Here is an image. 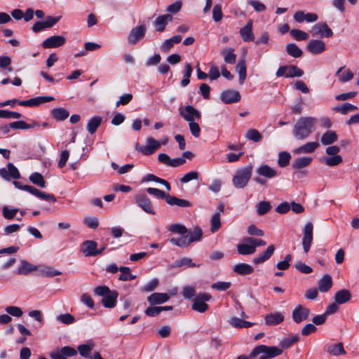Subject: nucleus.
I'll use <instances>...</instances> for the list:
<instances>
[{
	"instance_id": "nucleus-27",
	"label": "nucleus",
	"mask_w": 359,
	"mask_h": 359,
	"mask_svg": "<svg viewBox=\"0 0 359 359\" xmlns=\"http://www.w3.org/2000/svg\"><path fill=\"white\" fill-rule=\"evenodd\" d=\"M37 267L26 260H21L20 264L18 268L14 271L15 274L26 275L34 270H36Z\"/></svg>"
},
{
	"instance_id": "nucleus-23",
	"label": "nucleus",
	"mask_w": 359,
	"mask_h": 359,
	"mask_svg": "<svg viewBox=\"0 0 359 359\" xmlns=\"http://www.w3.org/2000/svg\"><path fill=\"white\" fill-rule=\"evenodd\" d=\"M275 251V247L273 245L268 246L264 252L253 258V263L255 264H262L271 258Z\"/></svg>"
},
{
	"instance_id": "nucleus-37",
	"label": "nucleus",
	"mask_w": 359,
	"mask_h": 359,
	"mask_svg": "<svg viewBox=\"0 0 359 359\" xmlns=\"http://www.w3.org/2000/svg\"><path fill=\"white\" fill-rule=\"evenodd\" d=\"M102 122V118L99 116L92 117L88 122L86 126L87 130L90 133L93 134L95 133L98 127L100 126Z\"/></svg>"
},
{
	"instance_id": "nucleus-58",
	"label": "nucleus",
	"mask_w": 359,
	"mask_h": 359,
	"mask_svg": "<svg viewBox=\"0 0 359 359\" xmlns=\"http://www.w3.org/2000/svg\"><path fill=\"white\" fill-rule=\"evenodd\" d=\"M290 34L298 41H305L309 39V34L300 29H294L290 30Z\"/></svg>"
},
{
	"instance_id": "nucleus-47",
	"label": "nucleus",
	"mask_w": 359,
	"mask_h": 359,
	"mask_svg": "<svg viewBox=\"0 0 359 359\" xmlns=\"http://www.w3.org/2000/svg\"><path fill=\"white\" fill-rule=\"evenodd\" d=\"M119 271L121 272L118 279L122 281L133 280L136 278V276L130 273V269L126 266H121Z\"/></svg>"
},
{
	"instance_id": "nucleus-32",
	"label": "nucleus",
	"mask_w": 359,
	"mask_h": 359,
	"mask_svg": "<svg viewBox=\"0 0 359 359\" xmlns=\"http://www.w3.org/2000/svg\"><path fill=\"white\" fill-rule=\"evenodd\" d=\"M229 323L234 328H248L255 325V323L248 322L238 317L231 318Z\"/></svg>"
},
{
	"instance_id": "nucleus-28",
	"label": "nucleus",
	"mask_w": 359,
	"mask_h": 359,
	"mask_svg": "<svg viewBox=\"0 0 359 359\" xmlns=\"http://www.w3.org/2000/svg\"><path fill=\"white\" fill-rule=\"evenodd\" d=\"M169 298L166 293L155 292L147 297V301L151 304H161L166 302Z\"/></svg>"
},
{
	"instance_id": "nucleus-56",
	"label": "nucleus",
	"mask_w": 359,
	"mask_h": 359,
	"mask_svg": "<svg viewBox=\"0 0 359 359\" xmlns=\"http://www.w3.org/2000/svg\"><path fill=\"white\" fill-rule=\"evenodd\" d=\"M202 236V230L198 227L195 228L192 231L189 233V235L188 236L189 243L191 244L193 242L199 241L201 239Z\"/></svg>"
},
{
	"instance_id": "nucleus-31",
	"label": "nucleus",
	"mask_w": 359,
	"mask_h": 359,
	"mask_svg": "<svg viewBox=\"0 0 359 359\" xmlns=\"http://www.w3.org/2000/svg\"><path fill=\"white\" fill-rule=\"evenodd\" d=\"M233 271L239 275H250L254 272V269L248 264L240 263L234 266Z\"/></svg>"
},
{
	"instance_id": "nucleus-9",
	"label": "nucleus",
	"mask_w": 359,
	"mask_h": 359,
	"mask_svg": "<svg viewBox=\"0 0 359 359\" xmlns=\"http://www.w3.org/2000/svg\"><path fill=\"white\" fill-rule=\"evenodd\" d=\"M313 225L311 222H308L303 229L302 246L304 252H308L313 242Z\"/></svg>"
},
{
	"instance_id": "nucleus-39",
	"label": "nucleus",
	"mask_w": 359,
	"mask_h": 359,
	"mask_svg": "<svg viewBox=\"0 0 359 359\" xmlns=\"http://www.w3.org/2000/svg\"><path fill=\"white\" fill-rule=\"evenodd\" d=\"M29 180L34 184L41 187L45 188L46 187V182L43 179L42 175L39 172H35L30 175Z\"/></svg>"
},
{
	"instance_id": "nucleus-50",
	"label": "nucleus",
	"mask_w": 359,
	"mask_h": 359,
	"mask_svg": "<svg viewBox=\"0 0 359 359\" xmlns=\"http://www.w3.org/2000/svg\"><path fill=\"white\" fill-rule=\"evenodd\" d=\"M271 205L269 201H261L257 205V213L258 215H264L270 211Z\"/></svg>"
},
{
	"instance_id": "nucleus-20",
	"label": "nucleus",
	"mask_w": 359,
	"mask_h": 359,
	"mask_svg": "<svg viewBox=\"0 0 359 359\" xmlns=\"http://www.w3.org/2000/svg\"><path fill=\"white\" fill-rule=\"evenodd\" d=\"M240 34L245 42L253 41L255 40L252 20H249L247 24L240 29Z\"/></svg>"
},
{
	"instance_id": "nucleus-19",
	"label": "nucleus",
	"mask_w": 359,
	"mask_h": 359,
	"mask_svg": "<svg viewBox=\"0 0 359 359\" xmlns=\"http://www.w3.org/2000/svg\"><path fill=\"white\" fill-rule=\"evenodd\" d=\"M285 316L282 312L271 313L264 317L265 324L268 326H273L281 323Z\"/></svg>"
},
{
	"instance_id": "nucleus-41",
	"label": "nucleus",
	"mask_w": 359,
	"mask_h": 359,
	"mask_svg": "<svg viewBox=\"0 0 359 359\" xmlns=\"http://www.w3.org/2000/svg\"><path fill=\"white\" fill-rule=\"evenodd\" d=\"M233 48H225L221 51V54L224 57V60L228 64H234L236 60V55L233 53Z\"/></svg>"
},
{
	"instance_id": "nucleus-60",
	"label": "nucleus",
	"mask_w": 359,
	"mask_h": 359,
	"mask_svg": "<svg viewBox=\"0 0 359 359\" xmlns=\"http://www.w3.org/2000/svg\"><path fill=\"white\" fill-rule=\"evenodd\" d=\"M146 191L148 194L154 196L158 199L165 198L166 200V198L168 195L166 194L163 191L156 188L149 187L146 189Z\"/></svg>"
},
{
	"instance_id": "nucleus-16",
	"label": "nucleus",
	"mask_w": 359,
	"mask_h": 359,
	"mask_svg": "<svg viewBox=\"0 0 359 359\" xmlns=\"http://www.w3.org/2000/svg\"><path fill=\"white\" fill-rule=\"evenodd\" d=\"M220 97L222 101L225 104L238 102L241 98L239 92L234 90H227L222 92Z\"/></svg>"
},
{
	"instance_id": "nucleus-3",
	"label": "nucleus",
	"mask_w": 359,
	"mask_h": 359,
	"mask_svg": "<svg viewBox=\"0 0 359 359\" xmlns=\"http://www.w3.org/2000/svg\"><path fill=\"white\" fill-rule=\"evenodd\" d=\"M283 353L282 348L277 346H268L266 345H259L253 348L250 355V358H255L259 355L261 356L259 359H271L280 355Z\"/></svg>"
},
{
	"instance_id": "nucleus-46",
	"label": "nucleus",
	"mask_w": 359,
	"mask_h": 359,
	"mask_svg": "<svg viewBox=\"0 0 359 359\" xmlns=\"http://www.w3.org/2000/svg\"><path fill=\"white\" fill-rule=\"evenodd\" d=\"M182 236L180 237V238H172L170 239V242L175 245H177L180 248H187L188 247L190 243H189V241L188 240V235L185 236V235H182Z\"/></svg>"
},
{
	"instance_id": "nucleus-14",
	"label": "nucleus",
	"mask_w": 359,
	"mask_h": 359,
	"mask_svg": "<svg viewBox=\"0 0 359 359\" xmlns=\"http://www.w3.org/2000/svg\"><path fill=\"white\" fill-rule=\"evenodd\" d=\"M8 169L1 168L0 169V176L8 181H10L11 178L13 179H19L20 177V174L18 168L14 166V165L11 163H9L7 165Z\"/></svg>"
},
{
	"instance_id": "nucleus-63",
	"label": "nucleus",
	"mask_w": 359,
	"mask_h": 359,
	"mask_svg": "<svg viewBox=\"0 0 359 359\" xmlns=\"http://www.w3.org/2000/svg\"><path fill=\"white\" fill-rule=\"evenodd\" d=\"M231 283L230 282L218 281L217 283H213L211 285V288L219 291H226L231 287Z\"/></svg>"
},
{
	"instance_id": "nucleus-4",
	"label": "nucleus",
	"mask_w": 359,
	"mask_h": 359,
	"mask_svg": "<svg viewBox=\"0 0 359 359\" xmlns=\"http://www.w3.org/2000/svg\"><path fill=\"white\" fill-rule=\"evenodd\" d=\"M161 147V142L152 137L146 140V145H141L139 143L135 144V150L145 156H150L155 153Z\"/></svg>"
},
{
	"instance_id": "nucleus-8",
	"label": "nucleus",
	"mask_w": 359,
	"mask_h": 359,
	"mask_svg": "<svg viewBox=\"0 0 359 359\" xmlns=\"http://www.w3.org/2000/svg\"><path fill=\"white\" fill-rule=\"evenodd\" d=\"M180 116L187 122L199 120L201 118V112L195 109L192 105H187L184 108H180Z\"/></svg>"
},
{
	"instance_id": "nucleus-26",
	"label": "nucleus",
	"mask_w": 359,
	"mask_h": 359,
	"mask_svg": "<svg viewBox=\"0 0 359 359\" xmlns=\"http://www.w3.org/2000/svg\"><path fill=\"white\" fill-rule=\"evenodd\" d=\"M325 348L328 353L334 356L345 355L346 353L342 343L327 344Z\"/></svg>"
},
{
	"instance_id": "nucleus-10",
	"label": "nucleus",
	"mask_w": 359,
	"mask_h": 359,
	"mask_svg": "<svg viewBox=\"0 0 359 359\" xmlns=\"http://www.w3.org/2000/svg\"><path fill=\"white\" fill-rule=\"evenodd\" d=\"M311 32L313 36H320V37H331L333 35V32L326 23L314 25Z\"/></svg>"
},
{
	"instance_id": "nucleus-2",
	"label": "nucleus",
	"mask_w": 359,
	"mask_h": 359,
	"mask_svg": "<svg viewBox=\"0 0 359 359\" xmlns=\"http://www.w3.org/2000/svg\"><path fill=\"white\" fill-rule=\"evenodd\" d=\"M252 165H247L237 169L232 178V184L233 187L236 189H243L245 187L252 177Z\"/></svg>"
},
{
	"instance_id": "nucleus-21",
	"label": "nucleus",
	"mask_w": 359,
	"mask_h": 359,
	"mask_svg": "<svg viewBox=\"0 0 359 359\" xmlns=\"http://www.w3.org/2000/svg\"><path fill=\"white\" fill-rule=\"evenodd\" d=\"M172 20V16L170 14L159 15L155 20L154 25L157 32L164 31L168 22Z\"/></svg>"
},
{
	"instance_id": "nucleus-6",
	"label": "nucleus",
	"mask_w": 359,
	"mask_h": 359,
	"mask_svg": "<svg viewBox=\"0 0 359 359\" xmlns=\"http://www.w3.org/2000/svg\"><path fill=\"white\" fill-rule=\"evenodd\" d=\"M135 200L137 205L145 212L151 215H155L156 212L154 209L150 198L145 194H138L135 196Z\"/></svg>"
},
{
	"instance_id": "nucleus-1",
	"label": "nucleus",
	"mask_w": 359,
	"mask_h": 359,
	"mask_svg": "<svg viewBox=\"0 0 359 359\" xmlns=\"http://www.w3.org/2000/svg\"><path fill=\"white\" fill-rule=\"evenodd\" d=\"M318 122L316 117L302 116L294 125L292 134L297 140H303L306 139L314 130Z\"/></svg>"
},
{
	"instance_id": "nucleus-40",
	"label": "nucleus",
	"mask_w": 359,
	"mask_h": 359,
	"mask_svg": "<svg viewBox=\"0 0 359 359\" xmlns=\"http://www.w3.org/2000/svg\"><path fill=\"white\" fill-rule=\"evenodd\" d=\"M200 264L193 262L192 259L189 257H184L177 261L174 264L175 267L186 266L188 268L198 267Z\"/></svg>"
},
{
	"instance_id": "nucleus-29",
	"label": "nucleus",
	"mask_w": 359,
	"mask_h": 359,
	"mask_svg": "<svg viewBox=\"0 0 359 359\" xmlns=\"http://www.w3.org/2000/svg\"><path fill=\"white\" fill-rule=\"evenodd\" d=\"M38 275L43 277H54L61 274V272L48 266H42L37 268Z\"/></svg>"
},
{
	"instance_id": "nucleus-54",
	"label": "nucleus",
	"mask_w": 359,
	"mask_h": 359,
	"mask_svg": "<svg viewBox=\"0 0 359 359\" xmlns=\"http://www.w3.org/2000/svg\"><path fill=\"white\" fill-rule=\"evenodd\" d=\"M56 320L63 324L70 325L75 322V318L70 313H63L58 315Z\"/></svg>"
},
{
	"instance_id": "nucleus-22",
	"label": "nucleus",
	"mask_w": 359,
	"mask_h": 359,
	"mask_svg": "<svg viewBox=\"0 0 359 359\" xmlns=\"http://www.w3.org/2000/svg\"><path fill=\"white\" fill-rule=\"evenodd\" d=\"M319 145L320 144L318 142H309L304 145L296 148L293 152L296 154H311L319 147Z\"/></svg>"
},
{
	"instance_id": "nucleus-52",
	"label": "nucleus",
	"mask_w": 359,
	"mask_h": 359,
	"mask_svg": "<svg viewBox=\"0 0 359 359\" xmlns=\"http://www.w3.org/2000/svg\"><path fill=\"white\" fill-rule=\"evenodd\" d=\"M287 68V78L300 77L304 74V72L297 66L290 65Z\"/></svg>"
},
{
	"instance_id": "nucleus-62",
	"label": "nucleus",
	"mask_w": 359,
	"mask_h": 359,
	"mask_svg": "<svg viewBox=\"0 0 359 359\" xmlns=\"http://www.w3.org/2000/svg\"><path fill=\"white\" fill-rule=\"evenodd\" d=\"M246 137L255 142H259L262 140L261 134L255 129L249 130L246 134Z\"/></svg>"
},
{
	"instance_id": "nucleus-24",
	"label": "nucleus",
	"mask_w": 359,
	"mask_h": 359,
	"mask_svg": "<svg viewBox=\"0 0 359 359\" xmlns=\"http://www.w3.org/2000/svg\"><path fill=\"white\" fill-rule=\"evenodd\" d=\"M166 203L171 206L176 205L180 208H188L192 206L190 201L170 195H168L166 198Z\"/></svg>"
},
{
	"instance_id": "nucleus-44",
	"label": "nucleus",
	"mask_w": 359,
	"mask_h": 359,
	"mask_svg": "<svg viewBox=\"0 0 359 359\" xmlns=\"http://www.w3.org/2000/svg\"><path fill=\"white\" fill-rule=\"evenodd\" d=\"M335 111L339 112L341 114H346L348 112L354 111L358 109V107L352 104L346 102L341 105L336 106L333 109Z\"/></svg>"
},
{
	"instance_id": "nucleus-36",
	"label": "nucleus",
	"mask_w": 359,
	"mask_h": 359,
	"mask_svg": "<svg viewBox=\"0 0 359 359\" xmlns=\"http://www.w3.org/2000/svg\"><path fill=\"white\" fill-rule=\"evenodd\" d=\"M337 135L333 130H328L323 134L320 141L324 145H329L337 140Z\"/></svg>"
},
{
	"instance_id": "nucleus-17",
	"label": "nucleus",
	"mask_w": 359,
	"mask_h": 359,
	"mask_svg": "<svg viewBox=\"0 0 359 359\" xmlns=\"http://www.w3.org/2000/svg\"><path fill=\"white\" fill-rule=\"evenodd\" d=\"M306 49L312 54H320L325 50V43L321 40H311L306 45Z\"/></svg>"
},
{
	"instance_id": "nucleus-11",
	"label": "nucleus",
	"mask_w": 359,
	"mask_h": 359,
	"mask_svg": "<svg viewBox=\"0 0 359 359\" xmlns=\"http://www.w3.org/2000/svg\"><path fill=\"white\" fill-rule=\"evenodd\" d=\"M97 243L94 241H86L82 243L81 252L86 257L97 256L101 254V251H97Z\"/></svg>"
},
{
	"instance_id": "nucleus-64",
	"label": "nucleus",
	"mask_w": 359,
	"mask_h": 359,
	"mask_svg": "<svg viewBox=\"0 0 359 359\" xmlns=\"http://www.w3.org/2000/svg\"><path fill=\"white\" fill-rule=\"evenodd\" d=\"M189 123V128L190 130V132L193 136L195 137H198L201 134V128L199 125L195 121H192Z\"/></svg>"
},
{
	"instance_id": "nucleus-61",
	"label": "nucleus",
	"mask_w": 359,
	"mask_h": 359,
	"mask_svg": "<svg viewBox=\"0 0 359 359\" xmlns=\"http://www.w3.org/2000/svg\"><path fill=\"white\" fill-rule=\"evenodd\" d=\"M290 155L287 151H281L278 155V165L280 167H285L290 163Z\"/></svg>"
},
{
	"instance_id": "nucleus-12",
	"label": "nucleus",
	"mask_w": 359,
	"mask_h": 359,
	"mask_svg": "<svg viewBox=\"0 0 359 359\" xmlns=\"http://www.w3.org/2000/svg\"><path fill=\"white\" fill-rule=\"evenodd\" d=\"M309 315L310 309L299 304L292 311V319L296 323H299L306 320Z\"/></svg>"
},
{
	"instance_id": "nucleus-7",
	"label": "nucleus",
	"mask_w": 359,
	"mask_h": 359,
	"mask_svg": "<svg viewBox=\"0 0 359 359\" xmlns=\"http://www.w3.org/2000/svg\"><path fill=\"white\" fill-rule=\"evenodd\" d=\"M146 32L147 27L144 24L133 27L127 38L128 43L130 45L137 44L145 36Z\"/></svg>"
},
{
	"instance_id": "nucleus-38",
	"label": "nucleus",
	"mask_w": 359,
	"mask_h": 359,
	"mask_svg": "<svg viewBox=\"0 0 359 359\" xmlns=\"http://www.w3.org/2000/svg\"><path fill=\"white\" fill-rule=\"evenodd\" d=\"M299 340V334L290 335L283 339L280 342L281 348H288Z\"/></svg>"
},
{
	"instance_id": "nucleus-48",
	"label": "nucleus",
	"mask_w": 359,
	"mask_h": 359,
	"mask_svg": "<svg viewBox=\"0 0 359 359\" xmlns=\"http://www.w3.org/2000/svg\"><path fill=\"white\" fill-rule=\"evenodd\" d=\"M343 69L344 67H340L337 72V75H339V81L341 83L351 81L353 78V74L349 69H346L339 74Z\"/></svg>"
},
{
	"instance_id": "nucleus-45",
	"label": "nucleus",
	"mask_w": 359,
	"mask_h": 359,
	"mask_svg": "<svg viewBox=\"0 0 359 359\" xmlns=\"http://www.w3.org/2000/svg\"><path fill=\"white\" fill-rule=\"evenodd\" d=\"M286 51L290 56L297 58L302 55V50L293 43H290L286 45Z\"/></svg>"
},
{
	"instance_id": "nucleus-33",
	"label": "nucleus",
	"mask_w": 359,
	"mask_h": 359,
	"mask_svg": "<svg viewBox=\"0 0 359 359\" xmlns=\"http://www.w3.org/2000/svg\"><path fill=\"white\" fill-rule=\"evenodd\" d=\"M118 293L116 291H111L102 299V304L106 308H114L116 303Z\"/></svg>"
},
{
	"instance_id": "nucleus-43",
	"label": "nucleus",
	"mask_w": 359,
	"mask_h": 359,
	"mask_svg": "<svg viewBox=\"0 0 359 359\" xmlns=\"http://www.w3.org/2000/svg\"><path fill=\"white\" fill-rule=\"evenodd\" d=\"M236 69L239 75V83L240 84H243L247 76L246 65L244 60L238 61Z\"/></svg>"
},
{
	"instance_id": "nucleus-55",
	"label": "nucleus",
	"mask_w": 359,
	"mask_h": 359,
	"mask_svg": "<svg viewBox=\"0 0 359 359\" xmlns=\"http://www.w3.org/2000/svg\"><path fill=\"white\" fill-rule=\"evenodd\" d=\"M168 229L172 233L180 235H185L188 232L187 227L180 224H171Z\"/></svg>"
},
{
	"instance_id": "nucleus-35",
	"label": "nucleus",
	"mask_w": 359,
	"mask_h": 359,
	"mask_svg": "<svg viewBox=\"0 0 359 359\" xmlns=\"http://www.w3.org/2000/svg\"><path fill=\"white\" fill-rule=\"evenodd\" d=\"M332 285V280L330 275L325 274L318 282V289L322 292H327Z\"/></svg>"
},
{
	"instance_id": "nucleus-59",
	"label": "nucleus",
	"mask_w": 359,
	"mask_h": 359,
	"mask_svg": "<svg viewBox=\"0 0 359 359\" xmlns=\"http://www.w3.org/2000/svg\"><path fill=\"white\" fill-rule=\"evenodd\" d=\"M18 211V208H9L8 206H4L2 208L3 216L6 219H13Z\"/></svg>"
},
{
	"instance_id": "nucleus-34",
	"label": "nucleus",
	"mask_w": 359,
	"mask_h": 359,
	"mask_svg": "<svg viewBox=\"0 0 359 359\" xmlns=\"http://www.w3.org/2000/svg\"><path fill=\"white\" fill-rule=\"evenodd\" d=\"M51 115L56 121H62L68 118L69 112L63 107H57L52 109Z\"/></svg>"
},
{
	"instance_id": "nucleus-18",
	"label": "nucleus",
	"mask_w": 359,
	"mask_h": 359,
	"mask_svg": "<svg viewBox=\"0 0 359 359\" xmlns=\"http://www.w3.org/2000/svg\"><path fill=\"white\" fill-rule=\"evenodd\" d=\"M257 174L260 177L271 179L278 175L277 171L266 164L260 165L256 169Z\"/></svg>"
},
{
	"instance_id": "nucleus-57",
	"label": "nucleus",
	"mask_w": 359,
	"mask_h": 359,
	"mask_svg": "<svg viewBox=\"0 0 359 359\" xmlns=\"http://www.w3.org/2000/svg\"><path fill=\"white\" fill-rule=\"evenodd\" d=\"M220 226V214L219 212H215L211 218V231L212 233L216 232L217 231L219 230Z\"/></svg>"
},
{
	"instance_id": "nucleus-5",
	"label": "nucleus",
	"mask_w": 359,
	"mask_h": 359,
	"mask_svg": "<svg viewBox=\"0 0 359 359\" xmlns=\"http://www.w3.org/2000/svg\"><path fill=\"white\" fill-rule=\"evenodd\" d=\"M77 354V351L71 346H64L61 348H56L50 352L49 356L51 359H67Z\"/></svg>"
},
{
	"instance_id": "nucleus-49",
	"label": "nucleus",
	"mask_w": 359,
	"mask_h": 359,
	"mask_svg": "<svg viewBox=\"0 0 359 359\" xmlns=\"http://www.w3.org/2000/svg\"><path fill=\"white\" fill-rule=\"evenodd\" d=\"M94 348L93 344H81L78 346V351L80 355L86 358H90V353Z\"/></svg>"
},
{
	"instance_id": "nucleus-51",
	"label": "nucleus",
	"mask_w": 359,
	"mask_h": 359,
	"mask_svg": "<svg viewBox=\"0 0 359 359\" xmlns=\"http://www.w3.org/2000/svg\"><path fill=\"white\" fill-rule=\"evenodd\" d=\"M209 308V306L203 302L198 299L197 298H194V302L192 304V309L196 311L199 313L205 312Z\"/></svg>"
},
{
	"instance_id": "nucleus-53",
	"label": "nucleus",
	"mask_w": 359,
	"mask_h": 359,
	"mask_svg": "<svg viewBox=\"0 0 359 359\" xmlns=\"http://www.w3.org/2000/svg\"><path fill=\"white\" fill-rule=\"evenodd\" d=\"M342 157L340 155L331 156L325 157L323 162L328 166H336L342 162Z\"/></svg>"
},
{
	"instance_id": "nucleus-30",
	"label": "nucleus",
	"mask_w": 359,
	"mask_h": 359,
	"mask_svg": "<svg viewBox=\"0 0 359 359\" xmlns=\"http://www.w3.org/2000/svg\"><path fill=\"white\" fill-rule=\"evenodd\" d=\"M351 298V292L346 289L337 291L334 294V300L339 304H343L348 302Z\"/></svg>"
},
{
	"instance_id": "nucleus-15",
	"label": "nucleus",
	"mask_w": 359,
	"mask_h": 359,
	"mask_svg": "<svg viewBox=\"0 0 359 359\" xmlns=\"http://www.w3.org/2000/svg\"><path fill=\"white\" fill-rule=\"evenodd\" d=\"M54 100L51 96H39L29 100L19 101L18 104L24 107H38L40 104Z\"/></svg>"
},
{
	"instance_id": "nucleus-42",
	"label": "nucleus",
	"mask_w": 359,
	"mask_h": 359,
	"mask_svg": "<svg viewBox=\"0 0 359 359\" xmlns=\"http://www.w3.org/2000/svg\"><path fill=\"white\" fill-rule=\"evenodd\" d=\"M312 158L309 156H303L297 158L292 163V167L295 169H302L311 164Z\"/></svg>"
},
{
	"instance_id": "nucleus-25",
	"label": "nucleus",
	"mask_w": 359,
	"mask_h": 359,
	"mask_svg": "<svg viewBox=\"0 0 359 359\" xmlns=\"http://www.w3.org/2000/svg\"><path fill=\"white\" fill-rule=\"evenodd\" d=\"M237 250L240 255H252L255 252V248L252 243L246 241V238L243 240V243L237 245Z\"/></svg>"
},
{
	"instance_id": "nucleus-13",
	"label": "nucleus",
	"mask_w": 359,
	"mask_h": 359,
	"mask_svg": "<svg viewBox=\"0 0 359 359\" xmlns=\"http://www.w3.org/2000/svg\"><path fill=\"white\" fill-rule=\"evenodd\" d=\"M66 42L64 36L60 35L51 36L44 40L42 43L43 48H53L62 46Z\"/></svg>"
}]
</instances>
